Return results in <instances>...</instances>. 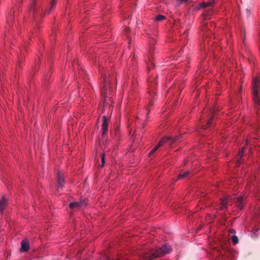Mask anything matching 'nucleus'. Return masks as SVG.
<instances>
[{"label": "nucleus", "instance_id": "obj_14", "mask_svg": "<svg viewBox=\"0 0 260 260\" xmlns=\"http://www.w3.org/2000/svg\"><path fill=\"white\" fill-rule=\"evenodd\" d=\"M190 173L189 171H186L183 173L180 174L177 177V180L186 178L190 176Z\"/></svg>", "mask_w": 260, "mask_h": 260}, {"label": "nucleus", "instance_id": "obj_25", "mask_svg": "<svg viewBox=\"0 0 260 260\" xmlns=\"http://www.w3.org/2000/svg\"><path fill=\"white\" fill-rule=\"evenodd\" d=\"M187 0H180L178 5H180L181 3L186 2Z\"/></svg>", "mask_w": 260, "mask_h": 260}, {"label": "nucleus", "instance_id": "obj_21", "mask_svg": "<svg viewBox=\"0 0 260 260\" xmlns=\"http://www.w3.org/2000/svg\"><path fill=\"white\" fill-rule=\"evenodd\" d=\"M232 241L233 244H237L238 242V238L237 236H233L232 237Z\"/></svg>", "mask_w": 260, "mask_h": 260}, {"label": "nucleus", "instance_id": "obj_5", "mask_svg": "<svg viewBox=\"0 0 260 260\" xmlns=\"http://www.w3.org/2000/svg\"><path fill=\"white\" fill-rule=\"evenodd\" d=\"M86 204L85 200H81L79 202L71 203L69 205V207L71 209H79L82 207V206L86 205Z\"/></svg>", "mask_w": 260, "mask_h": 260}, {"label": "nucleus", "instance_id": "obj_4", "mask_svg": "<svg viewBox=\"0 0 260 260\" xmlns=\"http://www.w3.org/2000/svg\"><path fill=\"white\" fill-rule=\"evenodd\" d=\"M212 13V10L210 8L206 10V12L204 14L203 17V29L205 30L206 28H208V24L207 22H206V20L208 19V17Z\"/></svg>", "mask_w": 260, "mask_h": 260}, {"label": "nucleus", "instance_id": "obj_16", "mask_svg": "<svg viewBox=\"0 0 260 260\" xmlns=\"http://www.w3.org/2000/svg\"><path fill=\"white\" fill-rule=\"evenodd\" d=\"M56 0H51V2L49 4V9L48 12V13H49L52 10V9L53 8V7L55 5Z\"/></svg>", "mask_w": 260, "mask_h": 260}, {"label": "nucleus", "instance_id": "obj_31", "mask_svg": "<svg viewBox=\"0 0 260 260\" xmlns=\"http://www.w3.org/2000/svg\"><path fill=\"white\" fill-rule=\"evenodd\" d=\"M133 59H134V56H133V57L132 58V61H133Z\"/></svg>", "mask_w": 260, "mask_h": 260}, {"label": "nucleus", "instance_id": "obj_24", "mask_svg": "<svg viewBox=\"0 0 260 260\" xmlns=\"http://www.w3.org/2000/svg\"><path fill=\"white\" fill-rule=\"evenodd\" d=\"M246 13L247 16H248V15H249V14L250 13V11L249 9H246Z\"/></svg>", "mask_w": 260, "mask_h": 260}, {"label": "nucleus", "instance_id": "obj_29", "mask_svg": "<svg viewBox=\"0 0 260 260\" xmlns=\"http://www.w3.org/2000/svg\"><path fill=\"white\" fill-rule=\"evenodd\" d=\"M124 31H125V34H127V33L128 32V29L125 28Z\"/></svg>", "mask_w": 260, "mask_h": 260}, {"label": "nucleus", "instance_id": "obj_7", "mask_svg": "<svg viewBox=\"0 0 260 260\" xmlns=\"http://www.w3.org/2000/svg\"><path fill=\"white\" fill-rule=\"evenodd\" d=\"M108 119L106 116L103 117V123L102 125V135H105L108 131Z\"/></svg>", "mask_w": 260, "mask_h": 260}, {"label": "nucleus", "instance_id": "obj_6", "mask_svg": "<svg viewBox=\"0 0 260 260\" xmlns=\"http://www.w3.org/2000/svg\"><path fill=\"white\" fill-rule=\"evenodd\" d=\"M234 203L236 204L237 208L241 210L243 206L244 199L242 197L239 196L234 198Z\"/></svg>", "mask_w": 260, "mask_h": 260}, {"label": "nucleus", "instance_id": "obj_28", "mask_svg": "<svg viewBox=\"0 0 260 260\" xmlns=\"http://www.w3.org/2000/svg\"><path fill=\"white\" fill-rule=\"evenodd\" d=\"M11 19H12V16H11V17L10 18H9V19H8L7 22L9 23L11 21Z\"/></svg>", "mask_w": 260, "mask_h": 260}, {"label": "nucleus", "instance_id": "obj_2", "mask_svg": "<svg viewBox=\"0 0 260 260\" xmlns=\"http://www.w3.org/2000/svg\"><path fill=\"white\" fill-rule=\"evenodd\" d=\"M253 99L257 110V114H260V77H255L252 82Z\"/></svg>", "mask_w": 260, "mask_h": 260}, {"label": "nucleus", "instance_id": "obj_20", "mask_svg": "<svg viewBox=\"0 0 260 260\" xmlns=\"http://www.w3.org/2000/svg\"><path fill=\"white\" fill-rule=\"evenodd\" d=\"M114 131H115V140L117 139L118 140H120L121 139L120 134L118 132H117L116 129L115 127Z\"/></svg>", "mask_w": 260, "mask_h": 260}, {"label": "nucleus", "instance_id": "obj_27", "mask_svg": "<svg viewBox=\"0 0 260 260\" xmlns=\"http://www.w3.org/2000/svg\"><path fill=\"white\" fill-rule=\"evenodd\" d=\"M11 13H13V14H14V13H15V11H14V9L11 10L10 11V14H11Z\"/></svg>", "mask_w": 260, "mask_h": 260}, {"label": "nucleus", "instance_id": "obj_9", "mask_svg": "<svg viewBox=\"0 0 260 260\" xmlns=\"http://www.w3.org/2000/svg\"><path fill=\"white\" fill-rule=\"evenodd\" d=\"M8 205L5 197H3L0 200V214H3L4 210Z\"/></svg>", "mask_w": 260, "mask_h": 260}, {"label": "nucleus", "instance_id": "obj_19", "mask_svg": "<svg viewBox=\"0 0 260 260\" xmlns=\"http://www.w3.org/2000/svg\"><path fill=\"white\" fill-rule=\"evenodd\" d=\"M165 18V16L161 15H159L155 17V20L157 21H160L164 20Z\"/></svg>", "mask_w": 260, "mask_h": 260}, {"label": "nucleus", "instance_id": "obj_30", "mask_svg": "<svg viewBox=\"0 0 260 260\" xmlns=\"http://www.w3.org/2000/svg\"><path fill=\"white\" fill-rule=\"evenodd\" d=\"M131 43H132L131 40H129V41H128L129 47L130 46V45L131 44Z\"/></svg>", "mask_w": 260, "mask_h": 260}, {"label": "nucleus", "instance_id": "obj_11", "mask_svg": "<svg viewBox=\"0 0 260 260\" xmlns=\"http://www.w3.org/2000/svg\"><path fill=\"white\" fill-rule=\"evenodd\" d=\"M21 250L23 251H27L29 248V244L27 242L22 241L21 243Z\"/></svg>", "mask_w": 260, "mask_h": 260}, {"label": "nucleus", "instance_id": "obj_23", "mask_svg": "<svg viewBox=\"0 0 260 260\" xmlns=\"http://www.w3.org/2000/svg\"><path fill=\"white\" fill-rule=\"evenodd\" d=\"M30 1L31 2V3H32L30 9H31V10L33 11V13L34 14L35 13L34 5H35V2L36 0H30Z\"/></svg>", "mask_w": 260, "mask_h": 260}, {"label": "nucleus", "instance_id": "obj_26", "mask_svg": "<svg viewBox=\"0 0 260 260\" xmlns=\"http://www.w3.org/2000/svg\"><path fill=\"white\" fill-rule=\"evenodd\" d=\"M211 27H213L214 26V23L213 22H210Z\"/></svg>", "mask_w": 260, "mask_h": 260}, {"label": "nucleus", "instance_id": "obj_13", "mask_svg": "<svg viewBox=\"0 0 260 260\" xmlns=\"http://www.w3.org/2000/svg\"><path fill=\"white\" fill-rule=\"evenodd\" d=\"M244 150H245V147H243L239 152V154H238V158L237 159V162H236L237 165L238 166L240 165V164L241 162V158L244 155Z\"/></svg>", "mask_w": 260, "mask_h": 260}, {"label": "nucleus", "instance_id": "obj_10", "mask_svg": "<svg viewBox=\"0 0 260 260\" xmlns=\"http://www.w3.org/2000/svg\"><path fill=\"white\" fill-rule=\"evenodd\" d=\"M232 199L230 198H226L224 199L221 200L220 204V209L223 210L226 208L228 202H229Z\"/></svg>", "mask_w": 260, "mask_h": 260}, {"label": "nucleus", "instance_id": "obj_12", "mask_svg": "<svg viewBox=\"0 0 260 260\" xmlns=\"http://www.w3.org/2000/svg\"><path fill=\"white\" fill-rule=\"evenodd\" d=\"M215 0H209L207 2H204L200 4V6L204 8H206L207 7H210L212 6L213 4H214Z\"/></svg>", "mask_w": 260, "mask_h": 260}, {"label": "nucleus", "instance_id": "obj_15", "mask_svg": "<svg viewBox=\"0 0 260 260\" xmlns=\"http://www.w3.org/2000/svg\"><path fill=\"white\" fill-rule=\"evenodd\" d=\"M211 112L212 113V116L209 118V119L208 122L206 123V124L205 125H203V128H204V129H206L209 126V125H210V124L212 122L213 118L215 116V113H214V111L213 110L211 111Z\"/></svg>", "mask_w": 260, "mask_h": 260}, {"label": "nucleus", "instance_id": "obj_17", "mask_svg": "<svg viewBox=\"0 0 260 260\" xmlns=\"http://www.w3.org/2000/svg\"><path fill=\"white\" fill-rule=\"evenodd\" d=\"M148 59H149V63L147 62V70L149 71L150 70V66H153V63L152 62V58L151 57H149Z\"/></svg>", "mask_w": 260, "mask_h": 260}, {"label": "nucleus", "instance_id": "obj_1", "mask_svg": "<svg viewBox=\"0 0 260 260\" xmlns=\"http://www.w3.org/2000/svg\"><path fill=\"white\" fill-rule=\"evenodd\" d=\"M172 250L171 246L165 244L161 247L155 249H145L140 253V256L146 260H151L154 258L162 256Z\"/></svg>", "mask_w": 260, "mask_h": 260}, {"label": "nucleus", "instance_id": "obj_3", "mask_svg": "<svg viewBox=\"0 0 260 260\" xmlns=\"http://www.w3.org/2000/svg\"><path fill=\"white\" fill-rule=\"evenodd\" d=\"M171 139L170 137H164L158 143V144L155 146L153 149L149 153V156H150L152 155L161 146H162L165 143H169L170 140Z\"/></svg>", "mask_w": 260, "mask_h": 260}, {"label": "nucleus", "instance_id": "obj_18", "mask_svg": "<svg viewBox=\"0 0 260 260\" xmlns=\"http://www.w3.org/2000/svg\"><path fill=\"white\" fill-rule=\"evenodd\" d=\"M171 140H170V142H169V144L170 145H172L173 143H174L175 142H176L177 140H178L180 138V136H176L175 137L172 138H171L170 137Z\"/></svg>", "mask_w": 260, "mask_h": 260}, {"label": "nucleus", "instance_id": "obj_8", "mask_svg": "<svg viewBox=\"0 0 260 260\" xmlns=\"http://www.w3.org/2000/svg\"><path fill=\"white\" fill-rule=\"evenodd\" d=\"M57 184L58 187L62 188L63 184L64 182V176L60 172H58L57 173Z\"/></svg>", "mask_w": 260, "mask_h": 260}, {"label": "nucleus", "instance_id": "obj_22", "mask_svg": "<svg viewBox=\"0 0 260 260\" xmlns=\"http://www.w3.org/2000/svg\"><path fill=\"white\" fill-rule=\"evenodd\" d=\"M102 161L101 165L99 166L100 168H102L105 165L104 155L103 154H102Z\"/></svg>", "mask_w": 260, "mask_h": 260}]
</instances>
